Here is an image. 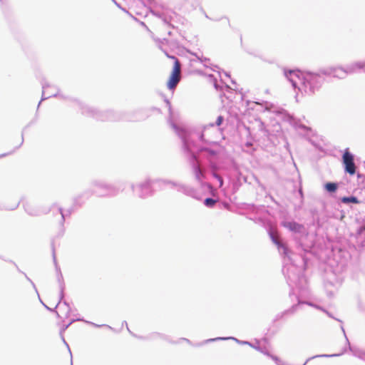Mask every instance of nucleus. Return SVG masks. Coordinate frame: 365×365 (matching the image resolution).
Here are the masks:
<instances>
[{"label": "nucleus", "instance_id": "20e7f679", "mask_svg": "<svg viewBox=\"0 0 365 365\" xmlns=\"http://www.w3.org/2000/svg\"><path fill=\"white\" fill-rule=\"evenodd\" d=\"M287 78L292 82L294 87L297 86V78H299V72L298 71H289L285 72Z\"/></svg>", "mask_w": 365, "mask_h": 365}, {"label": "nucleus", "instance_id": "0eeeda50", "mask_svg": "<svg viewBox=\"0 0 365 365\" xmlns=\"http://www.w3.org/2000/svg\"><path fill=\"white\" fill-rule=\"evenodd\" d=\"M341 201L344 203L352 202L357 204L359 202V200L356 197H344L341 198Z\"/></svg>", "mask_w": 365, "mask_h": 365}, {"label": "nucleus", "instance_id": "9b49d317", "mask_svg": "<svg viewBox=\"0 0 365 365\" xmlns=\"http://www.w3.org/2000/svg\"><path fill=\"white\" fill-rule=\"evenodd\" d=\"M200 175H202V173H201V171H200V169H197V178L198 180H200Z\"/></svg>", "mask_w": 365, "mask_h": 365}, {"label": "nucleus", "instance_id": "7ed1b4c3", "mask_svg": "<svg viewBox=\"0 0 365 365\" xmlns=\"http://www.w3.org/2000/svg\"><path fill=\"white\" fill-rule=\"evenodd\" d=\"M347 72L341 67L331 68L329 74L334 78H344Z\"/></svg>", "mask_w": 365, "mask_h": 365}, {"label": "nucleus", "instance_id": "39448f33", "mask_svg": "<svg viewBox=\"0 0 365 365\" xmlns=\"http://www.w3.org/2000/svg\"><path fill=\"white\" fill-rule=\"evenodd\" d=\"M284 226L292 231L301 232L303 226L294 222H287L284 223Z\"/></svg>", "mask_w": 365, "mask_h": 365}, {"label": "nucleus", "instance_id": "6e6552de", "mask_svg": "<svg viewBox=\"0 0 365 365\" xmlns=\"http://www.w3.org/2000/svg\"><path fill=\"white\" fill-rule=\"evenodd\" d=\"M216 202L217 201L215 200L212 198H206L204 201V203L207 207H212L215 205Z\"/></svg>", "mask_w": 365, "mask_h": 365}, {"label": "nucleus", "instance_id": "1a4fd4ad", "mask_svg": "<svg viewBox=\"0 0 365 365\" xmlns=\"http://www.w3.org/2000/svg\"><path fill=\"white\" fill-rule=\"evenodd\" d=\"M223 116L222 115H219L217 118V120H216V122H215V125H217V126H220L222 122H223Z\"/></svg>", "mask_w": 365, "mask_h": 365}, {"label": "nucleus", "instance_id": "423d86ee", "mask_svg": "<svg viewBox=\"0 0 365 365\" xmlns=\"http://www.w3.org/2000/svg\"><path fill=\"white\" fill-rule=\"evenodd\" d=\"M325 188L328 192H334L337 190V184L334 182H327L325 184Z\"/></svg>", "mask_w": 365, "mask_h": 365}, {"label": "nucleus", "instance_id": "f257e3e1", "mask_svg": "<svg viewBox=\"0 0 365 365\" xmlns=\"http://www.w3.org/2000/svg\"><path fill=\"white\" fill-rule=\"evenodd\" d=\"M171 58L174 60V65L171 74L168 81L167 86L169 89L173 90L177 86L178 83L180 81L181 65L177 58L171 56Z\"/></svg>", "mask_w": 365, "mask_h": 365}, {"label": "nucleus", "instance_id": "9d476101", "mask_svg": "<svg viewBox=\"0 0 365 365\" xmlns=\"http://www.w3.org/2000/svg\"><path fill=\"white\" fill-rule=\"evenodd\" d=\"M223 22L224 25H230L229 19L227 17H223L220 19Z\"/></svg>", "mask_w": 365, "mask_h": 365}, {"label": "nucleus", "instance_id": "f03ea898", "mask_svg": "<svg viewBox=\"0 0 365 365\" xmlns=\"http://www.w3.org/2000/svg\"><path fill=\"white\" fill-rule=\"evenodd\" d=\"M354 160V155L349 151V150H346L342 156V162L344 165L345 172L349 173L350 175H354L356 173V167Z\"/></svg>", "mask_w": 365, "mask_h": 365}]
</instances>
